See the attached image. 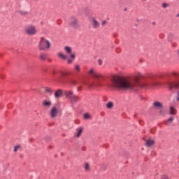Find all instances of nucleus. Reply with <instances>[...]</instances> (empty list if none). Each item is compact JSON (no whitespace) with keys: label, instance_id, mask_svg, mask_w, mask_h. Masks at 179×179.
Wrapping results in <instances>:
<instances>
[{"label":"nucleus","instance_id":"obj_14","mask_svg":"<svg viewBox=\"0 0 179 179\" xmlns=\"http://www.w3.org/2000/svg\"><path fill=\"white\" fill-rule=\"evenodd\" d=\"M41 61H47L48 59V54L41 53L39 56Z\"/></svg>","mask_w":179,"mask_h":179},{"label":"nucleus","instance_id":"obj_7","mask_svg":"<svg viewBox=\"0 0 179 179\" xmlns=\"http://www.w3.org/2000/svg\"><path fill=\"white\" fill-rule=\"evenodd\" d=\"M25 33L29 36H34L37 33V29H36V27L30 25L25 28Z\"/></svg>","mask_w":179,"mask_h":179},{"label":"nucleus","instance_id":"obj_21","mask_svg":"<svg viewBox=\"0 0 179 179\" xmlns=\"http://www.w3.org/2000/svg\"><path fill=\"white\" fill-rule=\"evenodd\" d=\"M85 171H89V170H90V165L89 164V163L85 164Z\"/></svg>","mask_w":179,"mask_h":179},{"label":"nucleus","instance_id":"obj_2","mask_svg":"<svg viewBox=\"0 0 179 179\" xmlns=\"http://www.w3.org/2000/svg\"><path fill=\"white\" fill-rule=\"evenodd\" d=\"M51 49V41L50 40L42 37L38 43L39 51H47V50Z\"/></svg>","mask_w":179,"mask_h":179},{"label":"nucleus","instance_id":"obj_31","mask_svg":"<svg viewBox=\"0 0 179 179\" xmlns=\"http://www.w3.org/2000/svg\"><path fill=\"white\" fill-rule=\"evenodd\" d=\"M98 64H99V65H100V66H101V65H103V60L102 59H98Z\"/></svg>","mask_w":179,"mask_h":179},{"label":"nucleus","instance_id":"obj_23","mask_svg":"<svg viewBox=\"0 0 179 179\" xmlns=\"http://www.w3.org/2000/svg\"><path fill=\"white\" fill-rule=\"evenodd\" d=\"M162 6L164 8V9H166V8H169V6H170V4L167 3H163Z\"/></svg>","mask_w":179,"mask_h":179},{"label":"nucleus","instance_id":"obj_15","mask_svg":"<svg viewBox=\"0 0 179 179\" xmlns=\"http://www.w3.org/2000/svg\"><path fill=\"white\" fill-rule=\"evenodd\" d=\"M173 121H174V117H171L168 120H166L164 122L167 127H170L173 123Z\"/></svg>","mask_w":179,"mask_h":179},{"label":"nucleus","instance_id":"obj_4","mask_svg":"<svg viewBox=\"0 0 179 179\" xmlns=\"http://www.w3.org/2000/svg\"><path fill=\"white\" fill-rule=\"evenodd\" d=\"M88 75H90L92 78L96 80V82L94 84V86H100V80L103 78V76L100 74V73L97 72L94 69H90L88 71Z\"/></svg>","mask_w":179,"mask_h":179},{"label":"nucleus","instance_id":"obj_5","mask_svg":"<svg viewBox=\"0 0 179 179\" xmlns=\"http://www.w3.org/2000/svg\"><path fill=\"white\" fill-rule=\"evenodd\" d=\"M69 25L70 27H72V29H80V24H79V20H78V17L76 16H71L69 20Z\"/></svg>","mask_w":179,"mask_h":179},{"label":"nucleus","instance_id":"obj_3","mask_svg":"<svg viewBox=\"0 0 179 179\" xmlns=\"http://www.w3.org/2000/svg\"><path fill=\"white\" fill-rule=\"evenodd\" d=\"M64 51L66 55L59 52L57 53V57H59V58H61V59L65 60L68 59V55H70V58H71L72 59H75L76 55L75 54H72V48L69 46H66L64 47Z\"/></svg>","mask_w":179,"mask_h":179},{"label":"nucleus","instance_id":"obj_18","mask_svg":"<svg viewBox=\"0 0 179 179\" xmlns=\"http://www.w3.org/2000/svg\"><path fill=\"white\" fill-rule=\"evenodd\" d=\"M176 108H174V107H173V106H171L170 107V115H176Z\"/></svg>","mask_w":179,"mask_h":179},{"label":"nucleus","instance_id":"obj_26","mask_svg":"<svg viewBox=\"0 0 179 179\" xmlns=\"http://www.w3.org/2000/svg\"><path fill=\"white\" fill-rule=\"evenodd\" d=\"M52 90H51V88H46L45 90V92L46 93H52Z\"/></svg>","mask_w":179,"mask_h":179},{"label":"nucleus","instance_id":"obj_25","mask_svg":"<svg viewBox=\"0 0 179 179\" xmlns=\"http://www.w3.org/2000/svg\"><path fill=\"white\" fill-rule=\"evenodd\" d=\"M20 149V145H16L14 148V152H17V150Z\"/></svg>","mask_w":179,"mask_h":179},{"label":"nucleus","instance_id":"obj_36","mask_svg":"<svg viewBox=\"0 0 179 179\" xmlns=\"http://www.w3.org/2000/svg\"><path fill=\"white\" fill-rule=\"evenodd\" d=\"M177 17H179V13L176 15Z\"/></svg>","mask_w":179,"mask_h":179},{"label":"nucleus","instance_id":"obj_1","mask_svg":"<svg viewBox=\"0 0 179 179\" xmlns=\"http://www.w3.org/2000/svg\"><path fill=\"white\" fill-rule=\"evenodd\" d=\"M143 75L141 73H136L133 77V80H129L124 77H115L112 80V86L120 90H134L139 83V79Z\"/></svg>","mask_w":179,"mask_h":179},{"label":"nucleus","instance_id":"obj_34","mask_svg":"<svg viewBox=\"0 0 179 179\" xmlns=\"http://www.w3.org/2000/svg\"><path fill=\"white\" fill-rule=\"evenodd\" d=\"M71 83H72V85H76L77 83L76 80H71Z\"/></svg>","mask_w":179,"mask_h":179},{"label":"nucleus","instance_id":"obj_35","mask_svg":"<svg viewBox=\"0 0 179 179\" xmlns=\"http://www.w3.org/2000/svg\"><path fill=\"white\" fill-rule=\"evenodd\" d=\"M176 99H177V101H179V92H178L177 94Z\"/></svg>","mask_w":179,"mask_h":179},{"label":"nucleus","instance_id":"obj_10","mask_svg":"<svg viewBox=\"0 0 179 179\" xmlns=\"http://www.w3.org/2000/svg\"><path fill=\"white\" fill-rule=\"evenodd\" d=\"M169 90H174V89H179V82L169 83L168 84Z\"/></svg>","mask_w":179,"mask_h":179},{"label":"nucleus","instance_id":"obj_19","mask_svg":"<svg viewBox=\"0 0 179 179\" xmlns=\"http://www.w3.org/2000/svg\"><path fill=\"white\" fill-rule=\"evenodd\" d=\"M154 106H155V107H157V108H162V107H163V104H162V103L157 102V101L154 103Z\"/></svg>","mask_w":179,"mask_h":179},{"label":"nucleus","instance_id":"obj_24","mask_svg":"<svg viewBox=\"0 0 179 179\" xmlns=\"http://www.w3.org/2000/svg\"><path fill=\"white\" fill-rule=\"evenodd\" d=\"M85 120H90V115L89 113L84 114Z\"/></svg>","mask_w":179,"mask_h":179},{"label":"nucleus","instance_id":"obj_28","mask_svg":"<svg viewBox=\"0 0 179 179\" xmlns=\"http://www.w3.org/2000/svg\"><path fill=\"white\" fill-rule=\"evenodd\" d=\"M72 62H73V59H68V62H67V64H72Z\"/></svg>","mask_w":179,"mask_h":179},{"label":"nucleus","instance_id":"obj_27","mask_svg":"<svg viewBox=\"0 0 179 179\" xmlns=\"http://www.w3.org/2000/svg\"><path fill=\"white\" fill-rule=\"evenodd\" d=\"M159 114H161V115H164L166 114V110H161L159 111Z\"/></svg>","mask_w":179,"mask_h":179},{"label":"nucleus","instance_id":"obj_13","mask_svg":"<svg viewBox=\"0 0 179 179\" xmlns=\"http://www.w3.org/2000/svg\"><path fill=\"white\" fill-rule=\"evenodd\" d=\"M52 103L50 100H44L42 102V106L47 108H50V107L52 106Z\"/></svg>","mask_w":179,"mask_h":179},{"label":"nucleus","instance_id":"obj_17","mask_svg":"<svg viewBox=\"0 0 179 179\" xmlns=\"http://www.w3.org/2000/svg\"><path fill=\"white\" fill-rule=\"evenodd\" d=\"M55 99H59V97H62V90H57L55 92Z\"/></svg>","mask_w":179,"mask_h":179},{"label":"nucleus","instance_id":"obj_29","mask_svg":"<svg viewBox=\"0 0 179 179\" xmlns=\"http://www.w3.org/2000/svg\"><path fill=\"white\" fill-rule=\"evenodd\" d=\"M66 75H68V73L62 71L61 72V76L64 77V76H66Z\"/></svg>","mask_w":179,"mask_h":179},{"label":"nucleus","instance_id":"obj_9","mask_svg":"<svg viewBox=\"0 0 179 179\" xmlns=\"http://www.w3.org/2000/svg\"><path fill=\"white\" fill-rule=\"evenodd\" d=\"M90 20L91 22L93 29H99V27H100V22H99V21L96 20V17H92Z\"/></svg>","mask_w":179,"mask_h":179},{"label":"nucleus","instance_id":"obj_30","mask_svg":"<svg viewBox=\"0 0 179 179\" xmlns=\"http://www.w3.org/2000/svg\"><path fill=\"white\" fill-rule=\"evenodd\" d=\"M161 179H170V178L168 176L164 175L162 176Z\"/></svg>","mask_w":179,"mask_h":179},{"label":"nucleus","instance_id":"obj_33","mask_svg":"<svg viewBox=\"0 0 179 179\" xmlns=\"http://www.w3.org/2000/svg\"><path fill=\"white\" fill-rule=\"evenodd\" d=\"M81 85H83V86H87V83H86V81H81Z\"/></svg>","mask_w":179,"mask_h":179},{"label":"nucleus","instance_id":"obj_11","mask_svg":"<svg viewBox=\"0 0 179 179\" xmlns=\"http://www.w3.org/2000/svg\"><path fill=\"white\" fill-rule=\"evenodd\" d=\"M144 86L145 87H155V86H159V83H156V82H155L153 80H149V81H147L144 84Z\"/></svg>","mask_w":179,"mask_h":179},{"label":"nucleus","instance_id":"obj_39","mask_svg":"<svg viewBox=\"0 0 179 179\" xmlns=\"http://www.w3.org/2000/svg\"><path fill=\"white\" fill-rule=\"evenodd\" d=\"M144 1H148V0H144Z\"/></svg>","mask_w":179,"mask_h":179},{"label":"nucleus","instance_id":"obj_37","mask_svg":"<svg viewBox=\"0 0 179 179\" xmlns=\"http://www.w3.org/2000/svg\"><path fill=\"white\" fill-rule=\"evenodd\" d=\"M152 24H154V25L156 24V22H152Z\"/></svg>","mask_w":179,"mask_h":179},{"label":"nucleus","instance_id":"obj_16","mask_svg":"<svg viewBox=\"0 0 179 179\" xmlns=\"http://www.w3.org/2000/svg\"><path fill=\"white\" fill-rule=\"evenodd\" d=\"M153 145H155V141L152 139H148L145 142V146H147V148H150V146H153Z\"/></svg>","mask_w":179,"mask_h":179},{"label":"nucleus","instance_id":"obj_32","mask_svg":"<svg viewBox=\"0 0 179 179\" xmlns=\"http://www.w3.org/2000/svg\"><path fill=\"white\" fill-rule=\"evenodd\" d=\"M101 24H102V26H106L107 24V21H106V20L102 21Z\"/></svg>","mask_w":179,"mask_h":179},{"label":"nucleus","instance_id":"obj_22","mask_svg":"<svg viewBox=\"0 0 179 179\" xmlns=\"http://www.w3.org/2000/svg\"><path fill=\"white\" fill-rule=\"evenodd\" d=\"M74 69L77 72H80V66L79 64H76Z\"/></svg>","mask_w":179,"mask_h":179},{"label":"nucleus","instance_id":"obj_8","mask_svg":"<svg viewBox=\"0 0 179 179\" xmlns=\"http://www.w3.org/2000/svg\"><path fill=\"white\" fill-rule=\"evenodd\" d=\"M58 108L57 106H53L50 108V115L51 118H57V116L58 115Z\"/></svg>","mask_w":179,"mask_h":179},{"label":"nucleus","instance_id":"obj_20","mask_svg":"<svg viewBox=\"0 0 179 179\" xmlns=\"http://www.w3.org/2000/svg\"><path fill=\"white\" fill-rule=\"evenodd\" d=\"M106 107H107V108L111 109V108H113V107H114V103L113 102H108L106 104Z\"/></svg>","mask_w":179,"mask_h":179},{"label":"nucleus","instance_id":"obj_12","mask_svg":"<svg viewBox=\"0 0 179 179\" xmlns=\"http://www.w3.org/2000/svg\"><path fill=\"white\" fill-rule=\"evenodd\" d=\"M83 127H78L76 129V138H80V136H82V134H83Z\"/></svg>","mask_w":179,"mask_h":179},{"label":"nucleus","instance_id":"obj_38","mask_svg":"<svg viewBox=\"0 0 179 179\" xmlns=\"http://www.w3.org/2000/svg\"><path fill=\"white\" fill-rule=\"evenodd\" d=\"M173 75H174V76H176V75H177V73H174Z\"/></svg>","mask_w":179,"mask_h":179},{"label":"nucleus","instance_id":"obj_6","mask_svg":"<svg viewBox=\"0 0 179 179\" xmlns=\"http://www.w3.org/2000/svg\"><path fill=\"white\" fill-rule=\"evenodd\" d=\"M65 94L68 99H70L71 103H76L78 101V96H76L75 94H73V92L72 91H66L65 92Z\"/></svg>","mask_w":179,"mask_h":179}]
</instances>
